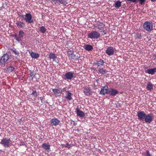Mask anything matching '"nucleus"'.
Segmentation results:
<instances>
[{"label": "nucleus", "instance_id": "7ed1b4c3", "mask_svg": "<svg viewBox=\"0 0 156 156\" xmlns=\"http://www.w3.org/2000/svg\"><path fill=\"white\" fill-rule=\"evenodd\" d=\"M100 34L95 31H93L88 34V38L91 39H97L100 36Z\"/></svg>", "mask_w": 156, "mask_h": 156}, {"label": "nucleus", "instance_id": "a18cd8bd", "mask_svg": "<svg viewBox=\"0 0 156 156\" xmlns=\"http://www.w3.org/2000/svg\"><path fill=\"white\" fill-rule=\"evenodd\" d=\"M88 51H91L92 49H86Z\"/></svg>", "mask_w": 156, "mask_h": 156}, {"label": "nucleus", "instance_id": "f3484780", "mask_svg": "<svg viewBox=\"0 0 156 156\" xmlns=\"http://www.w3.org/2000/svg\"><path fill=\"white\" fill-rule=\"evenodd\" d=\"M76 113L78 116L81 117L82 118L84 117L85 116V113L82 111L77 108L76 109Z\"/></svg>", "mask_w": 156, "mask_h": 156}, {"label": "nucleus", "instance_id": "6e6552de", "mask_svg": "<svg viewBox=\"0 0 156 156\" xmlns=\"http://www.w3.org/2000/svg\"><path fill=\"white\" fill-rule=\"evenodd\" d=\"M144 119L146 122L150 123L152 121L153 115L151 113L146 115V116Z\"/></svg>", "mask_w": 156, "mask_h": 156}, {"label": "nucleus", "instance_id": "f257e3e1", "mask_svg": "<svg viewBox=\"0 0 156 156\" xmlns=\"http://www.w3.org/2000/svg\"><path fill=\"white\" fill-rule=\"evenodd\" d=\"M12 142L10 138H4L1 140L0 144L5 147H9L11 146Z\"/></svg>", "mask_w": 156, "mask_h": 156}, {"label": "nucleus", "instance_id": "4be33fe9", "mask_svg": "<svg viewBox=\"0 0 156 156\" xmlns=\"http://www.w3.org/2000/svg\"><path fill=\"white\" fill-rule=\"evenodd\" d=\"M30 76H29V79L30 80H33V77H34L35 76V73L34 72V71H31L30 70Z\"/></svg>", "mask_w": 156, "mask_h": 156}, {"label": "nucleus", "instance_id": "c03bdc74", "mask_svg": "<svg viewBox=\"0 0 156 156\" xmlns=\"http://www.w3.org/2000/svg\"><path fill=\"white\" fill-rule=\"evenodd\" d=\"M151 1L152 2H154L155 1H156V0H151Z\"/></svg>", "mask_w": 156, "mask_h": 156}, {"label": "nucleus", "instance_id": "412c9836", "mask_svg": "<svg viewBox=\"0 0 156 156\" xmlns=\"http://www.w3.org/2000/svg\"><path fill=\"white\" fill-rule=\"evenodd\" d=\"M153 85L150 82H148L146 89L147 90L151 91L153 89Z\"/></svg>", "mask_w": 156, "mask_h": 156}, {"label": "nucleus", "instance_id": "2eb2a0df", "mask_svg": "<svg viewBox=\"0 0 156 156\" xmlns=\"http://www.w3.org/2000/svg\"><path fill=\"white\" fill-rule=\"evenodd\" d=\"M145 71L146 73L152 75L156 72V68L145 70Z\"/></svg>", "mask_w": 156, "mask_h": 156}, {"label": "nucleus", "instance_id": "9b49d317", "mask_svg": "<svg viewBox=\"0 0 156 156\" xmlns=\"http://www.w3.org/2000/svg\"><path fill=\"white\" fill-rule=\"evenodd\" d=\"M67 54L70 59H73L75 57L76 55L73 49H69L67 52Z\"/></svg>", "mask_w": 156, "mask_h": 156}, {"label": "nucleus", "instance_id": "cd10ccee", "mask_svg": "<svg viewBox=\"0 0 156 156\" xmlns=\"http://www.w3.org/2000/svg\"><path fill=\"white\" fill-rule=\"evenodd\" d=\"M98 71L102 74H104L106 73V70L103 68L99 69Z\"/></svg>", "mask_w": 156, "mask_h": 156}, {"label": "nucleus", "instance_id": "dca6fc26", "mask_svg": "<svg viewBox=\"0 0 156 156\" xmlns=\"http://www.w3.org/2000/svg\"><path fill=\"white\" fill-rule=\"evenodd\" d=\"M52 91L56 97L59 96L61 95V93L59 90L58 89H52Z\"/></svg>", "mask_w": 156, "mask_h": 156}, {"label": "nucleus", "instance_id": "a19ab883", "mask_svg": "<svg viewBox=\"0 0 156 156\" xmlns=\"http://www.w3.org/2000/svg\"><path fill=\"white\" fill-rule=\"evenodd\" d=\"M39 140L41 141H43V138L41 137L39 139Z\"/></svg>", "mask_w": 156, "mask_h": 156}, {"label": "nucleus", "instance_id": "423d86ee", "mask_svg": "<svg viewBox=\"0 0 156 156\" xmlns=\"http://www.w3.org/2000/svg\"><path fill=\"white\" fill-rule=\"evenodd\" d=\"M9 57L7 54H4L0 59V63L2 64L6 62L9 59Z\"/></svg>", "mask_w": 156, "mask_h": 156}, {"label": "nucleus", "instance_id": "37998d69", "mask_svg": "<svg viewBox=\"0 0 156 156\" xmlns=\"http://www.w3.org/2000/svg\"><path fill=\"white\" fill-rule=\"evenodd\" d=\"M13 36L14 37H15V38L16 37V36H17V35H16V34H15V35H14Z\"/></svg>", "mask_w": 156, "mask_h": 156}, {"label": "nucleus", "instance_id": "1a4fd4ad", "mask_svg": "<svg viewBox=\"0 0 156 156\" xmlns=\"http://www.w3.org/2000/svg\"><path fill=\"white\" fill-rule=\"evenodd\" d=\"M83 88V92L86 95L89 96L91 94L92 91L90 87L84 86Z\"/></svg>", "mask_w": 156, "mask_h": 156}, {"label": "nucleus", "instance_id": "0eeeda50", "mask_svg": "<svg viewBox=\"0 0 156 156\" xmlns=\"http://www.w3.org/2000/svg\"><path fill=\"white\" fill-rule=\"evenodd\" d=\"M108 88L107 85H106L102 87L99 94L102 95L106 94H108Z\"/></svg>", "mask_w": 156, "mask_h": 156}, {"label": "nucleus", "instance_id": "2f4dec72", "mask_svg": "<svg viewBox=\"0 0 156 156\" xmlns=\"http://www.w3.org/2000/svg\"><path fill=\"white\" fill-rule=\"evenodd\" d=\"M31 94L33 95L35 98H36L38 95L37 93L36 90H34Z\"/></svg>", "mask_w": 156, "mask_h": 156}, {"label": "nucleus", "instance_id": "5701e85b", "mask_svg": "<svg viewBox=\"0 0 156 156\" xmlns=\"http://www.w3.org/2000/svg\"><path fill=\"white\" fill-rule=\"evenodd\" d=\"M121 2L117 1L114 4V6L116 8H119L121 6Z\"/></svg>", "mask_w": 156, "mask_h": 156}, {"label": "nucleus", "instance_id": "4c0bfd02", "mask_svg": "<svg viewBox=\"0 0 156 156\" xmlns=\"http://www.w3.org/2000/svg\"><path fill=\"white\" fill-rule=\"evenodd\" d=\"M15 39L19 42L21 41V39L20 38V37H18L17 36H16L15 37Z\"/></svg>", "mask_w": 156, "mask_h": 156}, {"label": "nucleus", "instance_id": "39448f33", "mask_svg": "<svg viewBox=\"0 0 156 156\" xmlns=\"http://www.w3.org/2000/svg\"><path fill=\"white\" fill-rule=\"evenodd\" d=\"M73 77V73L72 72L67 73L63 77V78L66 80H71Z\"/></svg>", "mask_w": 156, "mask_h": 156}, {"label": "nucleus", "instance_id": "b1692460", "mask_svg": "<svg viewBox=\"0 0 156 156\" xmlns=\"http://www.w3.org/2000/svg\"><path fill=\"white\" fill-rule=\"evenodd\" d=\"M106 53L109 55H111L113 54L114 51L113 49H106Z\"/></svg>", "mask_w": 156, "mask_h": 156}, {"label": "nucleus", "instance_id": "72a5a7b5", "mask_svg": "<svg viewBox=\"0 0 156 156\" xmlns=\"http://www.w3.org/2000/svg\"><path fill=\"white\" fill-rule=\"evenodd\" d=\"M93 47L91 45H86L85 49H93Z\"/></svg>", "mask_w": 156, "mask_h": 156}, {"label": "nucleus", "instance_id": "6ab92c4d", "mask_svg": "<svg viewBox=\"0 0 156 156\" xmlns=\"http://www.w3.org/2000/svg\"><path fill=\"white\" fill-rule=\"evenodd\" d=\"M17 26L20 28H23L25 26V23L23 22L20 21H17L16 23Z\"/></svg>", "mask_w": 156, "mask_h": 156}, {"label": "nucleus", "instance_id": "a211bd4d", "mask_svg": "<svg viewBox=\"0 0 156 156\" xmlns=\"http://www.w3.org/2000/svg\"><path fill=\"white\" fill-rule=\"evenodd\" d=\"M51 123L54 126L58 125L60 121L57 118H53L51 120Z\"/></svg>", "mask_w": 156, "mask_h": 156}, {"label": "nucleus", "instance_id": "473e14b6", "mask_svg": "<svg viewBox=\"0 0 156 156\" xmlns=\"http://www.w3.org/2000/svg\"><path fill=\"white\" fill-rule=\"evenodd\" d=\"M72 146V145L69 144L68 143H67L66 144L65 147H66L68 148V149H69Z\"/></svg>", "mask_w": 156, "mask_h": 156}, {"label": "nucleus", "instance_id": "f8f14e48", "mask_svg": "<svg viewBox=\"0 0 156 156\" xmlns=\"http://www.w3.org/2000/svg\"><path fill=\"white\" fill-rule=\"evenodd\" d=\"M72 94L69 91H66L65 93V98L68 101H71L73 99L72 98Z\"/></svg>", "mask_w": 156, "mask_h": 156}, {"label": "nucleus", "instance_id": "c756f323", "mask_svg": "<svg viewBox=\"0 0 156 156\" xmlns=\"http://www.w3.org/2000/svg\"><path fill=\"white\" fill-rule=\"evenodd\" d=\"M25 33L23 30H20L19 32V36L20 38H22L24 35Z\"/></svg>", "mask_w": 156, "mask_h": 156}, {"label": "nucleus", "instance_id": "ea45409f", "mask_svg": "<svg viewBox=\"0 0 156 156\" xmlns=\"http://www.w3.org/2000/svg\"><path fill=\"white\" fill-rule=\"evenodd\" d=\"M66 88H62V89L61 90V92H65H65H66Z\"/></svg>", "mask_w": 156, "mask_h": 156}, {"label": "nucleus", "instance_id": "20e7f679", "mask_svg": "<svg viewBox=\"0 0 156 156\" xmlns=\"http://www.w3.org/2000/svg\"><path fill=\"white\" fill-rule=\"evenodd\" d=\"M24 20L27 23H31L33 22V20L32 19V15L30 13L26 14Z\"/></svg>", "mask_w": 156, "mask_h": 156}, {"label": "nucleus", "instance_id": "79ce46f5", "mask_svg": "<svg viewBox=\"0 0 156 156\" xmlns=\"http://www.w3.org/2000/svg\"><path fill=\"white\" fill-rule=\"evenodd\" d=\"M65 145L66 144H62V146L63 147H65Z\"/></svg>", "mask_w": 156, "mask_h": 156}, {"label": "nucleus", "instance_id": "e433bc0d", "mask_svg": "<svg viewBox=\"0 0 156 156\" xmlns=\"http://www.w3.org/2000/svg\"><path fill=\"white\" fill-rule=\"evenodd\" d=\"M146 155L145 156H151V154H150L149 151L148 150H147L146 151Z\"/></svg>", "mask_w": 156, "mask_h": 156}, {"label": "nucleus", "instance_id": "09e8293b", "mask_svg": "<svg viewBox=\"0 0 156 156\" xmlns=\"http://www.w3.org/2000/svg\"><path fill=\"white\" fill-rule=\"evenodd\" d=\"M41 98H41H41H41Z\"/></svg>", "mask_w": 156, "mask_h": 156}, {"label": "nucleus", "instance_id": "9d476101", "mask_svg": "<svg viewBox=\"0 0 156 156\" xmlns=\"http://www.w3.org/2000/svg\"><path fill=\"white\" fill-rule=\"evenodd\" d=\"M104 62V60L98 58L95 61L94 63V65H97V66L99 67L100 66H103Z\"/></svg>", "mask_w": 156, "mask_h": 156}, {"label": "nucleus", "instance_id": "de8ad7c7", "mask_svg": "<svg viewBox=\"0 0 156 156\" xmlns=\"http://www.w3.org/2000/svg\"><path fill=\"white\" fill-rule=\"evenodd\" d=\"M147 67H145V69H147Z\"/></svg>", "mask_w": 156, "mask_h": 156}, {"label": "nucleus", "instance_id": "49530a36", "mask_svg": "<svg viewBox=\"0 0 156 156\" xmlns=\"http://www.w3.org/2000/svg\"><path fill=\"white\" fill-rule=\"evenodd\" d=\"M21 16L23 18H24L23 16V15Z\"/></svg>", "mask_w": 156, "mask_h": 156}, {"label": "nucleus", "instance_id": "ddd939ff", "mask_svg": "<svg viewBox=\"0 0 156 156\" xmlns=\"http://www.w3.org/2000/svg\"><path fill=\"white\" fill-rule=\"evenodd\" d=\"M146 115L144 111H140L137 113L138 119L140 120L144 119L146 116Z\"/></svg>", "mask_w": 156, "mask_h": 156}, {"label": "nucleus", "instance_id": "aec40b11", "mask_svg": "<svg viewBox=\"0 0 156 156\" xmlns=\"http://www.w3.org/2000/svg\"><path fill=\"white\" fill-rule=\"evenodd\" d=\"M50 146L48 143H43L42 144V147L45 150L48 151L50 149Z\"/></svg>", "mask_w": 156, "mask_h": 156}, {"label": "nucleus", "instance_id": "393cba45", "mask_svg": "<svg viewBox=\"0 0 156 156\" xmlns=\"http://www.w3.org/2000/svg\"><path fill=\"white\" fill-rule=\"evenodd\" d=\"M30 55L32 58H36L39 57V54L32 52L30 53Z\"/></svg>", "mask_w": 156, "mask_h": 156}, {"label": "nucleus", "instance_id": "7c9ffc66", "mask_svg": "<svg viewBox=\"0 0 156 156\" xmlns=\"http://www.w3.org/2000/svg\"><path fill=\"white\" fill-rule=\"evenodd\" d=\"M40 31L42 33H44L46 31V29L43 26L40 27Z\"/></svg>", "mask_w": 156, "mask_h": 156}, {"label": "nucleus", "instance_id": "f03ea898", "mask_svg": "<svg viewBox=\"0 0 156 156\" xmlns=\"http://www.w3.org/2000/svg\"><path fill=\"white\" fill-rule=\"evenodd\" d=\"M144 29L148 31H150L153 30V24L151 22H146L143 24Z\"/></svg>", "mask_w": 156, "mask_h": 156}, {"label": "nucleus", "instance_id": "c85d7f7f", "mask_svg": "<svg viewBox=\"0 0 156 156\" xmlns=\"http://www.w3.org/2000/svg\"><path fill=\"white\" fill-rule=\"evenodd\" d=\"M14 69L15 68L14 67L12 66H9L7 68V71L9 73H11L13 71Z\"/></svg>", "mask_w": 156, "mask_h": 156}, {"label": "nucleus", "instance_id": "4468645a", "mask_svg": "<svg viewBox=\"0 0 156 156\" xmlns=\"http://www.w3.org/2000/svg\"><path fill=\"white\" fill-rule=\"evenodd\" d=\"M119 92L117 90L113 88H111L109 90H108V94L112 96H115Z\"/></svg>", "mask_w": 156, "mask_h": 156}, {"label": "nucleus", "instance_id": "a878e982", "mask_svg": "<svg viewBox=\"0 0 156 156\" xmlns=\"http://www.w3.org/2000/svg\"><path fill=\"white\" fill-rule=\"evenodd\" d=\"M97 27L100 30H101V28L104 26V24L101 22H98L97 24Z\"/></svg>", "mask_w": 156, "mask_h": 156}, {"label": "nucleus", "instance_id": "bb28decb", "mask_svg": "<svg viewBox=\"0 0 156 156\" xmlns=\"http://www.w3.org/2000/svg\"><path fill=\"white\" fill-rule=\"evenodd\" d=\"M49 57L50 59H52L53 60L55 59L57 57L56 55L52 53H50Z\"/></svg>", "mask_w": 156, "mask_h": 156}, {"label": "nucleus", "instance_id": "f704fd0d", "mask_svg": "<svg viewBox=\"0 0 156 156\" xmlns=\"http://www.w3.org/2000/svg\"><path fill=\"white\" fill-rule=\"evenodd\" d=\"M57 1L61 4H64L65 2V0H57Z\"/></svg>", "mask_w": 156, "mask_h": 156}, {"label": "nucleus", "instance_id": "58836bf2", "mask_svg": "<svg viewBox=\"0 0 156 156\" xmlns=\"http://www.w3.org/2000/svg\"><path fill=\"white\" fill-rule=\"evenodd\" d=\"M12 51L14 52V53H15L16 55H18L19 54L18 52H17L16 51V49H15V50H13V49H12Z\"/></svg>", "mask_w": 156, "mask_h": 156}, {"label": "nucleus", "instance_id": "c9c22d12", "mask_svg": "<svg viewBox=\"0 0 156 156\" xmlns=\"http://www.w3.org/2000/svg\"><path fill=\"white\" fill-rule=\"evenodd\" d=\"M145 1V0H136V2H140L141 4H143Z\"/></svg>", "mask_w": 156, "mask_h": 156}]
</instances>
